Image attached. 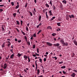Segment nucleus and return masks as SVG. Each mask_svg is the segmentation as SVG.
Wrapping results in <instances>:
<instances>
[{
  "label": "nucleus",
  "instance_id": "obj_1",
  "mask_svg": "<svg viewBox=\"0 0 77 77\" xmlns=\"http://www.w3.org/2000/svg\"><path fill=\"white\" fill-rule=\"evenodd\" d=\"M7 64L6 63H5L3 66H2V65L1 66L2 68H3L4 69H5L7 68Z\"/></svg>",
  "mask_w": 77,
  "mask_h": 77
},
{
  "label": "nucleus",
  "instance_id": "obj_2",
  "mask_svg": "<svg viewBox=\"0 0 77 77\" xmlns=\"http://www.w3.org/2000/svg\"><path fill=\"white\" fill-rule=\"evenodd\" d=\"M69 17V18H73L74 19V18H75L74 17H75V15H73V14H71V15H68Z\"/></svg>",
  "mask_w": 77,
  "mask_h": 77
},
{
  "label": "nucleus",
  "instance_id": "obj_3",
  "mask_svg": "<svg viewBox=\"0 0 77 77\" xmlns=\"http://www.w3.org/2000/svg\"><path fill=\"white\" fill-rule=\"evenodd\" d=\"M46 44L48 45V46H49L50 47H51V46H52V45H53L52 44L50 43H49L48 42H47Z\"/></svg>",
  "mask_w": 77,
  "mask_h": 77
},
{
  "label": "nucleus",
  "instance_id": "obj_4",
  "mask_svg": "<svg viewBox=\"0 0 77 77\" xmlns=\"http://www.w3.org/2000/svg\"><path fill=\"white\" fill-rule=\"evenodd\" d=\"M60 42L62 44H63L65 42H64V40L63 39L61 38L60 39Z\"/></svg>",
  "mask_w": 77,
  "mask_h": 77
},
{
  "label": "nucleus",
  "instance_id": "obj_5",
  "mask_svg": "<svg viewBox=\"0 0 77 77\" xmlns=\"http://www.w3.org/2000/svg\"><path fill=\"white\" fill-rule=\"evenodd\" d=\"M63 45V46H67L68 44V43L67 42H66V43H65L64 42Z\"/></svg>",
  "mask_w": 77,
  "mask_h": 77
},
{
  "label": "nucleus",
  "instance_id": "obj_6",
  "mask_svg": "<svg viewBox=\"0 0 77 77\" xmlns=\"http://www.w3.org/2000/svg\"><path fill=\"white\" fill-rule=\"evenodd\" d=\"M73 42L74 43V44L77 46V42L76 41V40H73Z\"/></svg>",
  "mask_w": 77,
  "mask_h": 77
},
{
  "label": "nucleus",
  "instance_id": "obj_7",
  "mask_svg": "<svg viewBox=\"0 0 77 77\" xmlns=\"http://www.w3.org/2000/svg\"><path fill=\"white\" fill-rule=\"evenodd\" d=\"M49 15L50 16H51V15H53V14H52V12H51V11L50 10L49 11Z\"/></svg>",
  "mask_w": 77,
  "mask_h": 77
},
{
  "label": "nucleus",
  "instance_id": "obj_8",
  "mask_svg": "<svg viewBox=\"0 0 77 77\" xmlns=\"http://www.w3.org/2000/svg\"><path fill=\"white\" fill-rule=\"evenodd\" d=\"M42 18V17L41 16H39L38 17V20L39 21H41V18Z\"/></svg>",
  "mask_w": 77,
  "mask_h": 77
},
{
  "label": "nucleus",
  "instance_id": "obj_9",
  "mask_svg": "<svg viewBox=\"0 0 77 77\" xmlns=\"http://www.w3.org/2000/svg\"><path fill=\"white\" fill-rule=\"evenodd\" d=\"M14 54H13L10 56L11 59H14Z\"/></svg>",
  "mask_w": 77,
  "mask_h": 77
},
{
  "label": "nucleus",
  "instance_id": "obj_10",
  "mask_svg": "<svg viewBox=\"0 0 77 77\" xmlns=\"http://www.w3.org/2000/svg\"><path fill=\"white\" fill-rule=\"evenodd\" d=\"M54 45L55 47H58V46H59L60 44L59 43H57L56 44H54Z\"/></svg>",
  "mask_w": 77,
  "mask_h": 77
},
{
  "label": "nucleus",
  "instance_id": "obj_11",
  "mask_svg": "<svg viewBox=\"0 0 77 77\" xmlns=\"http://www.w3.org/2000/svg\"><path fill=\"white\" fill-rule=\"evenodd\" d=\"M23 57L26 59V60H27V58H28V57L26 56V55H24L23 56Z\"/></svg>",
  "mask_w": 77,
  "mask_h": 77
},
{
  "label": "nucleus",
  "instance_id": "obj_12",
  "mask_svg": "<svg viewBox=\"0 0 77 77\" xmlns=\"http://www.w3.org/2000/svg\"><path fill=\"white\" fill-rule=\"evenodd\" d=\"M69 17H68V15H66V20H68V21H69Z\"/></svg>",
  "mask_w": 77,
  "mask_h": 77
},
{
  "label": "nucleus",
  "instance_id": "obj_13",
  "mask_svg": "<svg viewBox=\"0 0 77 77\" xmlns=\"http://www.w3.org/2000/svg\"><path fill=\"white\" fill-rule=\"evenodd\" d=\"M75 74L74 73H73L71 74V76L72 77H75Z\"/></svg>",
  "mask_w": 77,
  "mask_h": 77
},
{
  "label": "nucleus",
  "instance_id": "obj_14",
  "mask_svg": "<svg viewBox=\"0 0 77 77\" xmlns=\"http://www.w3.org/2000/svg\"><path fill=\"white\" fill-rule=\"evenodd\" d=\"M13 15L14 17V18H15L16 15H17V13H15L13 14Z\"/></svg>",
  "mask_w": 77,
  "mask_h": 77
},
{
  "label": "nucleus",
  "instance_id": "obj_15",
  "mask_svg": "<svg viewBox=\"0 0 77 77\" xmlns=\"http://www.w3.org/2000/svg\"><path fill=\"white\" fill-rule=\"evenodd\" d=\"M66 2L67 1L65 0H64L62 1L63 3H64V4H66Z\"/></svg>",
  "mask_w": 77,
  "mask_h": 77
},
{
  "label": "nucleus",
  "instance_id": "obj_16",
  "mask_svg": "<svg viewBox=\"0 0 77 77\" xmlns=\"http://www.w3.org/2000/svg\"><path fill=\"white\" fill-rule=\"evenodd\" d=\"M55 18H56V17L54 16L52 17L51 18V19L50 20V21H53V20L54 19H55Z\"/></svg>",
  "mask_w": 77,
  "mask_h": 77
},
{
  "label": "nucleus",
  "instance_id": "obj_17",
  "mask_svg": "<svg viewBox=\"0 0 77 77\" xmlns=\"http://www.w3.org/2000/svg\"><path fill=\"white\" fill-rule=\"evenodd\" d=\"M11 5L12 6H14V2H11Z\"/></svg>",
  "mask_w": 77,
  "mask_h": 77
},
{
  "label": "nucleus",
  "instance_id": "obj_18",
  "mask_svg": "<svg viewBox=\"0 0 77 77\" xmlns=\"http://www.w3.org/2000/svg\"><path fill=\"white\" fill-rule=\"evenodd\" d=\"M24 36V38L25 39L26 42H27V37L26 36Z\"/></svg>",
  "mask_w": 77,
  "mask_h": 77
},
{
  "label": "nucleus",
  "instance_id": "obj_19",
  "mask_svg": "<svg viewBox=\"0 0 77 77\" xmlns=\"http://www.w3.org/2000/svg\"><path fill=\"white\" fill-rule=\"evenodd\" d=\"M65 68H66V66H63L61 67V68H62V69H65Z\"/></svg>",
  "mask_w": 77,
  "mask_h": 77
},
{
  "label": "nucleus",
  "instance_id": "obj_20",
  "mask_svg": "<svg viewBox=\"0 0 77 77\" xmlns=\"http://www.w3.org/2000/svg\"><path fill=\"white\" fill-rule=\"evenodd\" d=\"M22 55V54H17V56L19 57H20Z\"/></svg>",
  "mask_w": 77,
  "mask_h": 77
},
{
  "label": "nucleus",
  "instance_id": "obj_21",
  "mask_svg": "<svg viewBox=\"0 0 77 77\" xmlns=\"http://www.w3.org/2000/svg\"><path fill=\"white\" fill-rule=\"evenodd\" d=\"M17 23L16 24L17 25H20V22H19V21H18V20L16 21Z\"/></svg>",
  "mask_w": 77,
  "mask_h": 77
},
{
  "label": "nucleus",
  "instance_id": "obj_22",
  "mask_svg": "<svg viewBox=\"0 0 77 77\" xmlns=\"http://www.w3.org/2000/svg\"><path fill=\"white\" fill-rule=\"evenodd\" d=\"M36 47V46H35V45H32V48H33V49H34V48H35Z\"/></svg>",
  "mask_w": 77,
  "mask_h": 77
},
{
  "label": "nucleus",
  "instance_id": "obj_23",
  "mask_svg": "<svg viewBox=\"0 0 77 77\" xmlns=\"http://www.w3.org/2000/svg\"><path fill=\"white\" fill-rule=\"evenodd\" d=\"M2 29V32H4V31H5V29L3 27V26H2L1 27Z\"/></svg>",
  "mask_w": 77,
  "mask_h": 77
},
{
  "label": "nucleus",
  "instance_id": "obj_24",
  "mask_svg": "<svg viewBox=\"0 0 77 77\" xmlns=\"http://www.w3.org/2000/svg\"><path fill=\"white\" fill-rule=\"evenodd\" d=\"M45 5L46 7H47V8H49V5H48V4L46 3L45 4Z\"/></svg>",
  "mask_w": 77,
  "mask_h": 77
},
{
  "label": "nucleus",
  "instance_id": "obj_25",
  "mask_svg": "<svg viewBox=\"0 0 77 77\" xmlns=\"http://www.w3.org/2000/svg\"><path fill=\"white\" fill-rule=\"evenodd\" d=\"M53 10H55L56 9V6L54 5H53Z\"/></svg>",
  "mask_w": 77,
  "mask_h": 77
},
{
  "label": "nucleus",
  "instance_id": "obj_26",
  "mask_svg": "<svg viewBox=\"0 0 77 77\" xmlns=\"http://www.w3.org/2000/svg\"><path fill=\"white\" fill-rule=\"evenodd\" d=\"M28 62H30V59L29 56H28Z\"/></svg>",
  "mask_w": 77,
  "mask_h": 77
},
{
  "label": "nucleus",
  "instance_id": "obj_27",
  "mask_svg": "<svg viewBox=\"0 0 77 77\" xmlns=\"http://www.w3.org/2000/svg\"><path fill=\"white\" fill-rule=\"evenodd\" d=\"M47 28L48 29H50L51 30V29H52V28H51V26H49L47 27Z\"/></svg>",
  "mask_w": 77,
  "mask_h": 77
},
{
  "label": "nucleus",
  "instance_id": "obj_28",
  "mask_svg": "<svg viewBox=\"0 0 77 77\" xmlns=\"http://www.w3.org/2000/svg\"><path fill=\"white\" fill-rule=\"evenodd\" d=\"M30 15V16H33V14H32V13L30 11L29 12Z\"/></svg>",
  "mask_w": 77,
  "mask_h": 77
},
{
  "label": "nucleus",
  "instance_id": "obj_29",
  "mask_svg": "<svg viewBox=\"0 0 77 77\" xmlns=\"http://www.w3.org/2000/svg\"><path fill=\"white\" fill-rule=\"evenodd\" d=\"M37 51L38 53H39V49L37 48Z\"/></svg>",
  "mask_w": 77,
  "mask_h": 77
},
{
  "label": "nucleus",
  "instance_id": "obj_30",
  "mask_svg": "<svg viewBox=\"0 0 77 77\" xmlns=\"http://www.w3.org/2000/svg\"><path fill=\"white\" fill-rule=\"evenodd\" d=\"M60 23H57V24L58 26H60Z\"/></svg>",
  "mask_w": 77,
  "mask_h": 77
},
{
  "label": "nucleus",
  "instance_id": "obj_31",
  "mask_svg": "<svg viewBox=\"0 0 77 77\" xmlns=\"http://www.w3.org/2000/svg\"><path fill=\"white\" fill-rule=\"evenodd\" d=\"M52 35L53 36H55L56 35V33H53L52 34Z\"/></svg>",
  "mask_w": 77,
  "mask_h": 77
},
{
  "label": "nucleus",
  "instance_id": "obj_32",
  "mask_svg": "<svg viewBox=\"0 0 77 77\" xmlns=\"http://www.w3.org/2000/svg\"><path fill=\"white\" fill-rule=\"evenodd\" d=\"M42 32V30H39L38 32V33H37V35H39V33H41V32Z\"/></svg>",
  "mask_w": 77,
  "mask_h": 77
},
{
  "label": "nucleus",
  "instance_id": "obj_33",
  "mask_svg": "<svg viewBox=\"0 0 77 77\" xmlns=\"http://www.w3.org/2000/svg\"><path fill=\"white\" fill-rule=\"evenodd\" d=\"M39 69H37V74H39Z\"/></svg>",
  "mask_w": 77,
  "mask_h": 77
},
{
  "label": "nucleus",
  "instance_id": "obj_34",
  "mask_svg": "<svg viewBox=\"0 0 77 77\" xmlns=\"http://www.w3.org/2000/svg\"><path fill=\"white\" fill-rule=\"evenodd\" d=\"M20 6V5H17L16 6V7H15V9H18V8H19V7Z\"/></svg>",
  "mask_w": 77,
  "mask_h": 77
},
{
  "label": "nucleus",
  "instance_id": "obj_35",
  "mask_svg": "<svg viewBox=\"0 0 77 77\" xmlns=\"http://www.w3.org/2000/svg\"><path fill=\"white\" fill-rule=\"evenodd\" d=\"M27 44H28L29 46H30V43L29 42H27Z\"/></svg>",
  "mask_w": 77,
  "mask_h": 77
},
{
  "label": "nucleus",
  "instance_id": "obj_36",
  "mask_svg": "<svg viewBox=\"0 0 77 77\" xmlns=\"http://www.w3.org/2000/svg\"><path fill=\"white\" fill-rule=\"evenodd\" d=\"M21 32L23 33V35H26V33H25V32H23V30H21Z\"/></svg>",
  "mask_w": 77,
  "mask_h": 77
},
{
  "label": "nucleus",
  "instance_id": "obj_37",
  "mask_svg": "<svg viewBox=\"0 0 77 77\" xmlns=\"http://www.w3.org/2000/svg\"><path fill=\"white\" fill-rule=\"evenodd\" d=\"M26 31H29V28H28V27H27V26H26Z\"/></svg>",
  "mask_w": 77,
  "mask_h": 77
},
{
  "label": "nucleus",
  "instance_id": "obj_38",
  "mask_svg": "<svg viewBox=\"0 0 77 77\" xmlns=\"http://www.w3.org/2000/svg\"><path fill=\"white\" fill-rule=\"evenodd\" d=\"M63 63V61H61V62L58 63H59V64H62V63Z\"/></svg>",
  "mask_w": 77,
  "mask_h": 77
},
{
  "label": "nucleus",
  "instance_id": "obj_39",
  "mask_svg": "<svg viewBox=\"0 0 77 77\" xmlns=\"http://www.w3.org/2000/svg\"><path fill=\"white\" fill-rule=\"evenodd\" d=\"M33 36L34 37V38H36V35L35 34H34L33 35Z\"/></svg>",
  "mask_w": 77,
  "mask_h": 77
},
{
  "label": "nucleus",
  "instance_id": "obj_40",
  "mask_svg": "<svg viewBox=\"0 0 77 77\" xmlns=\"http://www.w3.org/2000/svg\"><path fill=\"white\" fill-rule=\"evenodd\" d=\"M57 31H60V28H58L57 29Z\"/></svg>",
  "mask_w": 77,
  "mask_h": 77
},
{
  "label": "nucleus",
  "instance_id": "obj_41",
  "mask_svg": "<svg viewBox=\"0 0 77 77\" xmlns=\"http://www.w3.org/2000/svg\"><path fill=\"white\" fill-rule=\"evenodd\" d=\"M63 74H66V72H65L64 71H63Z\"/></svg>",
  "mask_w": 77,
  "mask_h": 77
},
{
  "label": "nucleus",
  "instance_id": "obj_42",
  "mask_svg": "<svg viewBox=\"0 0 77 77\" xmlns=\"http://www.w3.org/2000/svg\"><path fill=\"white\" fill-rule=\"evenodd\" d=\"M27 6V3H26L25 4V8H26Z\"/></svg>",
  "mask_w": 77,
  "mask_h": 77
},
{
  "label": "nucleus",
  "instance_id": "obj_43",
  "mask_svg": "<svg viewBox=\"0 0 77 77\" xmlns=\"http://www.w3.org/2000/svg\"><path fill=\"white\" fill-rule=\"evenodd\" d=\"M46 18L48 19V15L46 14Z\"/></svg>",
  "mask_w": 77,
  "mask_h": 77
},
{
  "label": "nucleus",
  "instance_id": "obj_44",
  "mask_svg": "<svg viewBox=\"0 0 77 77\" xmlns=\"http://www.w3.org/2000/svg\"><path fill=\"white\" fill-rule=\"evenodd\" d=\"M11 43L8 44L7 45L8 47H9V46H10V45H11Z\"/></svg>",
  "mask_w": 77,
  "mask_h": 77
},
{
  "label": "nucleus",
  "instance_id": "obj_45",
  "mask_svg": "<svg viewBox=\"0 0 77 77\" xmlns=\"http://www.w3.org/2000/svg\"><path fill=\"white\" fill-rule=\"evenodd\" d=\"M5 47V45L4 44H3L2 45V48H3V47Z\"/></svg>",
  "mask_w": 77,
  "mask_h": 77
},
{
  "label": "nucleus",
  "instance_id": "obj_46",
  "mask_svg": "<svg viewBox=\"0 0 77 77\" xmlns=\"http://www.w3.org/2000/svg\"><path fill=\"white\" fill-rule=\"evenodd\" d=\"M49 4H52V0H51L50 2H49Z\"/></svg>",
  "mask_w": 77,
  "mask_h": 77
},
{
  "label": "nucleus",
  "instance_id": "obj_47",
  "mask_svg": "<svg viewBox=\"0 0 77 77\" xmlns=\"http://www.w3.org/2000/svg\"><path fill=\"white\" fill-rule=\"evenodd\" d=\"M53 58H54L55 60H57V58L56 57H53Z\"/></svg>",
  "mask_w": 77,
  "mask_h": 77
},
{
  "label": "nucleus",
  "instance_id": "obj_48",
  "mask_svg": "<svg viewBox=\"0 0 77 77\" xmlns=\"http://www.w3.org/2000/svg\"><path fill=\"white\" fill-rule=\"evenodd\" d=\"M39 60L40 62H41V63H42V59L41 58L39 59Z\"/></svg>",
  "mask_w": 77,
  "mask_h": 77
},
{
  "label": "nucleus",
  "instance_id": "obj_49",
  "mask_svg": "<svg viewBox=\"0 0 77 77\" xmlns=\"http://www.w3.org/2000/svg\"><path fill=\"white\" fill-rule=\"evenodd\" d=\"M20 23H21V25H23V21L21 20L20 21Z\"/></svg>",
  "mask_w": 77,
  "mask_h": 77
},
{
  "label": "nucleus",
  "instance_id": "obj_50",
  "mask_svg": "<svg viewBox=\"0 0 77 77\" xmlns=\"http://www.w3.org/2000/svg\"><path fill=\"white\" fill-rule=\"evenodd\" d=\"M44 62H46V60H47V59H46V58H45L44 59Z\"/></svg>",
  "mask_w": 77,
  "mask_h": 77
},
{
  "label": "nucleus",
  "instance_id": "obj_51",
  "mask_svg": "<svg viewBox=\"0 0 77 77\" xmlns=\"http://www.w3.org/2000/svg\"><path fill=\"white\" fill-rule=\"evenodd\" d=\"M62 7H63V5H60V8H62Z\"/></svg>",
  "mask_w": 77,
  "mask_h": 77
},
{
  "label": "nucleus",
  "instance_id": "obj_52",
  "mask_svg": "<svg viewBox=\"0 0 77 77\" xmlns=\"http://www.w3.org/2000/svg\"><path fill=\"white\" fill-rule=\"evenodd\" d=\"M18 42H19V43H20L21 42V40H18Z\"/></svg>",
  "mask_w": 77,
  "mask_h": 77
},
{
  "label": "nucleus",
  "instance_id": "obj_53",
  "mask_svg": "<svg viewBox=\"0 0 77 77\" xmlns=\"http://www.w3.org/2000/svg\"><path fill=\"white\" fill-rule=\"evenodd\" d=\"M44 56L45 57H46V58H47L48 56H47V55H44Z\"/></svg>",
  "mask_w": 77,
  "mask_h": 77
},
{
  "label": "nucleus",
  "instance_id": "obj_54",
  "mask_svg": "<svg viewBox=\"0 0 77 77\" xmlns=\"http://www.w3.org/2000/svg\"><path fill=\"white\" fill-rule=\"evenodd\" d=\"M32 13H33V14L34 15H35V12L33 11Z\"/></svg>",
  "mask_w": 77,
  "mask_h": 77
},
{
  "label": "nucleus",
  "instance_id": "obj_55",
  "mask_svg": "<svg viewBox=\"0 0 77 77\" xmlns=\"http://www.w3.org/2000/svg\"><path fill=\"white\" fill-rule=\"evenodd\" d=\"M32 56H33V57H36V55L35 54H33Z\"/></svg>",
  "mask_w": 77,
  "mask_h": 77
},
{
  "label": "nucleus",
  "instance_id": "obj_56",
  "mask_svg": "<svg viewBox=\"0 0 77 77\" xmlns=\"http://www.w3.org/2000/svg\"><path fill=\"white\" fill-rule=\"evenodd\" d=\"M34 11H35V12H36V9L34 8Z\"/></svg>",
  "mask_w": 77,
  "mask_h": 77
},
{
  "label": "nucleus",
  "instance_id": "obj_57",
  "mask_svg": "<svg viewBox=\"0 0 77 77\" xmlns=\"http://www.w3.org/2000/svg\"><path fill=\"white\" fill-rule=\"evenodd\" d=\"M33 39V36H32V37H31V38H30V39H31V40H32V39Z\"/></svg>",
  "mask_w": 77,
  "mask_h": 77
},
{
  "label": "nucleus",
  "instance_id": "obj_58",
  "mask_svg": "<svg viewBox=\"0 0 77 77\" xmlns=\"http://www.w3.org/2000/svg\"><path fill=\"white\" fill-rule=\"evenodd\" d=\"M15 41L16 42H17V38H15Z\"/></svg>",
  "mask_w": 77,
  "mask_h": 77
},
{
  "label": "nucleus",
  "instance_id": "obj_59",
  "mask_svg": "<svg viewBox=\"0 0 77 77\" xmlns=\"http://www.w3.org/2000/svg\"><path fill=\"white\" fill-rule=\"evenodd\" d=\"M73 71L75 72H77V71L76 70H74Z\"/></svg>",
  "mask_w": 77,
  "mask_h": 77
},
{
  "label": "nucleus",
  "instance_id": "obj_60",
  "mask_svg": "<svg viewBox=\"0 0 77 77\" xmlns=\"http://www.w3.org/2000/svg\"><path fill=\"white\" fill-rule=\"evenodd\" d=\"M4 6V5H0V7H3Z\"/></svg>",
  "mask_w": 77,
  "mask_h": 77
},
{
  "label": "nucleus",
  "instance_id": "obj_61",
  "mask_svg": "<svg viewBox=\"0 0 77 77\" xmlns=\"http://www.w3.org/2000/svg\"><path fill=\"white\" fill-rule=\"evenodd\" d=\"M16 29L17 30V31H18L19 32H20V31H19V30H18V28H16Z\"/></svg>",
  "mask_w": 77,
  "mask_h": 77
},
{
  "label": "nucleus",
  "instance_id": "obj_62",
  "mask_svg": "<svg viewBox=\"0 0 77 77\" xmlns=\"http://www.w3.org/2000/svg\"><path fill=\"white\" fill-rule=\"evenodd\" d=\"M38 77H43V76H42V75H41L39 76H38Z\"/></svg>",
  "mask_w": 77,
  "mask_h": 77
},
{
  "label": "nucleus",
  "instance_id": "obj_63",
  "mask_svg": "<svg viewBox=\"0 0 77 77\" xmlns=\"http://www.w3.org/2000/svg\"><path fill=\"white\" fill-rule=\"evenodd\" d=\"M39 25H38V26H36V28H39Z\"/></svg>",
  "mask_w": 77,
  "mask_h": 77
},
{
  "label": "nucleus",
  "instance_id": "obj_64",
  "mask_svg": "<svg viewBox=\"0 0 77 77\" xmlns=\"http://www.w3.org/2000/svg\"><path fill=\"white\" fill-rule=\"evenodd\" d=\"M57 39H56V38H54V40L55 41H56Z\"/></svg>",
  "mask_w": 77,
  "mask_h": 77
}]
</instances>
